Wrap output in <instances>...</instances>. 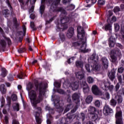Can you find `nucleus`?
I'll return each mask as SVG.
<instances>
[{
    "label": "nucleus",
    "instance_id": "nucleus-50",
    "mask_svg": "<svg viewBox=\"0 0 124 124\" xmlns=\"http://www.w3.org/2000/svg\"><path fill=\"white\" fill-rule=\"evenodd\" d=\"M55 85H58L57 87L58 88H60V87H61V84L60 83H58L57 82H55Z\"/></svg>",
    "mask_w": 124,
    "mask_h": 124
},
{
    "label": "nucleus",
    "instance_id": "nucleus-20",
    "mask_svg": "<svg viewBox=\"0 0 124 124\" xmlns=\"http://www.w3.org/2000/svg\"><path fill=\"white\" fill-rule=\"evenodd\" d=\"M92 101H93V96L92 95L88 96L86 99V103L90 104Z\"/></svg>",
    "mask_w": 124,
    "mask_h": 124
},
{
    "label": "nucleus",
    "instance_id": "nucleus-44",
    "mask_svg": "<svg viewBox=\"0 0 124 124\" xmlns=\"http://www.w3.org/2000/svg\"><path fill=\"white\" fill-rule=\"evenodd\" d=\"M13 124H20V123L17 120H15L13 121Z\"/></svg>",
    "mask_w": 124,
    "mask_h": 124
},
{
    "label": "nucleus",
    "instance_id": "nucleus-27",
    "mask_svg": "<svg viewBox=\"0 0 124 124\" xmlns=\"http://www.w3.org/2000/svg\"><path fill=\"white\" fill-rule=\"evenodd\" d=\"M117 20V18L115 16H113L111 18V20H110V18L108 19V23H110L112 24V23H113V22H116Z\"/></svg>",
    "mask_w": 124,
    "mask_h": 124
},
{
    "label": "nucleus",
    "instance_id": "nucleus-55",
    "mask_svg": "<svg viewBox=\"0 0 124 124\" xmlns=\"http://www.w3.org/2000/svg\"><path fill=\"white\" fill-rule=\"evenodd\" d=\"M76 110H77V108H76L72 110V113H74V112H76Z\"/></svg>",
    "mask_w": 124,
    "mask_h": 124
},
{
    "label": "nucleus",
    "instance_id": "nucleus-31",
    "mask_svg": "<svg viewBox=\"0 0 124 124\" xmlns=\"http://www.w3.org/2000/svg\"><path fill=\"white\" fill-rule=\"evenodd\" d=\"M11 99L13 101H16L17 99V95L15 94H13L11 96Z\"/></svg>",
    "mask_w": 124,
    "mask_h": 124
},
{
    "label": "nucleus",
    "instance_id": "nucleus-64",
    "mask_svg": "<svg viewBox=\"0 0 124 124\" xmlns=\"http://www.w3.org/2000/svg\"><path fill=\"white\" fill-rule=\"evenodd\" d=\"M63 3H66V0H64L63 1Z\"/></svg>",
    "mask_w": 124,
    "mask_h": 124
},
{
    "label": "nucleus",
    "instance_id": "nucleus-17",
    "mask_svg": "<svg viewBox=\"0 0 124 124\" xmlns=\"http://www.w3.org/2000/svg\"><path fill=\"white\" fill-rule=\"evenodd\" d=\"M115 72H111L108 75L109 79H110L111 81H113V80L115 79Z\"/></svg>",
    "mask_w": 124,
    "mask_h": 124
},
{
    "label": "nucleus",
    "instance_id": "nucleus-6",
    "mask_svg": "<svg viewBox=\"0 0 124 124\" xmlns=\"http://www.w3.org/2000/svg\"><path fill=\"white\" fill-rule=\"evenodd\" d=\"M92 90L94 94L95 95H102V93L99 90L96 85H93L92 87Z\"/></svg>",
    "mask_w": 124,
    "mask_h": 124
},
{
    "label": "nucleus",
    "instance_id": "nucleus-11",
    "mask_svg": "<svg viewBox=\"0 0 124 124\" xmlns=\"http://www.w3.org/2000/svg\"><path fill=\"white\" fill-rule=\"evenodd\" d=\"M115 41H116V39L113 36L110 37L109 40V47H114L115 46Z\"/></svg>",
    "mask_w": 124,
    "mask_h": 124
},
{
    "label": "nucleus",
    "instance_id": "nucleus-10",
    "mask_svg": "<svg viewBox=\"0 0 124 124\" xmlns=\"http://www.w3.org/2000/svg\"><path fill=\"white\" fill-rule=\"evenodd\" d=\"M81 87H83L84 93H88V92L90 91V89H89V86H88V84H87V83H86V82L85 81L83 82L81 84Z\"/></svg>",
    "mask_w": 124,
    "mask_h": 124
},
{
    "label": "nucleus",
    "instance_id": "nucleus-43",
    "mask_svg": "<svg viewBox=\"0 0 124 124\" xmlns=\"http://www.w3.org/2000/svg\"><path fill=\"white\" fill-rule=\"evenodd\" d=\"M118 11H120V8L118 7H115L114 8V12H118Z\"/></svg>",
    "mask_w": 124,
    "mask_h": 124
},
{
    "label": "nucleus",
    "instance_id": "nucleus-33",
    "mask_svg": "<svg viewBox=\"0 0 124 124\" xmlns=\"http://www.w3.org/2000/svg\"><path fill=\"white\" fill-rule=\"evenodd\" d=\"M110 57H111L112 62H115V61H116L117 58H116L115 57L113 56V54H112V52L110 54Z\"/></svg>",
    "mask_w": 124,
    "mask_h": 124
},
{
    "label": "nucleus",
    "instance_id": "nucleus-8",
    "mask_svg": "<svg viewBox=\"0 0 124 124\" xmlns=\"http://www.w3.org/2000/svg\"><path fill=\"white\" fill-rule=\"evenodd\" d=\"M80 60H78L76 62V65L77 67H80L82 68L83 67V61H82V57L80 56L79 58Z\"/></svg>",
    "mask_w": 124,
    "mask_h": 124
},
{
    "label": "nucleus",
    "instance_id": "nucleus-47",
    "mask_svg": "<svg viewBox=\"0 0 124 124\" xmlns=\"http://www.w3.org/2000/svg\"><path fill=\"white\" fill-rule=\"evenodd\" d=\"M70 109V108H69V105L67 106L66 108L65 109L64 112H67V111H69Z\"/></svg>",
    "mask_w": 124,
    "mask_h": 124
},
{
    "label": "nucleus",
    "instance_id": "nucleus-61",
    "mask_svg": "<svg viewBox=\"0 0 124 124\" xmlns=\"http://www.w3.org/2000/svg\"><path fill=\"white\" fill-rule=\"evenodd\" d=\"M46 123H47V124H51V122H50V121H49V120H47Z\"/></svg>",
    "mask_w": 124,
    "mask_h": 124
},
{
    "label": "nucleus",
    "instance_id": "nucleus-23",
    "mask_svg": "<svg viewBox=\"0 0 124 124\" xmlns=\"http://www.w3.org/2000/svg\"><path fill=\"white\" fill-rule=\"evenodd\" d=\"M104 29L105 31L112 30V25L110 24H107L105 26Z\"/></svg>",
    "mask_w": 124,
    "mask_h": 124
},
{
    "label": "nucleus",
    "instance_id": "nucleus-15",
    "mask_svg": "<svg viewBox=\"0 0 124 124\" xmlns=\"http://www.w3.org/2000/svg\"><path fill=\"white\" fill-rule=\"evenodd\" d=\"M76 76L81 80V79L84 78V73L82 71L78 72L76 74Z\"/></svg>",
    "mask_w": 124,
    "mask_h": 124
},
{
    "label": "nucleus",
    "instance_id": "nucleus-51",
    "mask_svg": "<svg viewBox=\"0 0 124 124\" xmlns=\"http://www.w3.org/2000/svg\"><path fill=\"white\" fill-rule=\"evenodd\" d=\"M23 30L24 32H25V31H26V26L25 25L23 26Z\"/></svg>",
    "mask_w": 124,
    "mask_h": 124
},
{
    "label": "nucleus",
    "instance_id": "nucleus-28",
    "mask_svg": "<svg viewBox=\"0 0 124 124\" xmlns=\"http://www.w3.org/2000/svg\"><path fill=\"white\" fill-rule=\"evenodd\" d=\"M117 79L119 82V83H120V84H122V83H123V81H124V78L123 79V77H122L121 75H118L117 76Z\"/></svg>",
    "mask_w": 124,
    "mask_h": 124
},
{
    "label": "nucleus",
    "instance_id": "nucleus-62",
    "mask_svg": "<svg viewBox=\"0 0 124 124\" xmlns=\"http://www.w3.org/2000/svg\"><path fill=\"white\" fill-rule=\"evenodd\" d=\"M87 124H94L93 123V122H91V121H89Z\"/></svg>",
    "mask_w": 124,
    "mask_h": 124
},
{
    "label": "nucleus",
    "instance_id": "nucleus-3",
    "mask_svg": "<svg viewBox=\"0 0 124 124\" xmlns=\"http://www.w3.org/2000/svg\"><path fill=\"white\" fill-rule=\"evenodd\" d=\"M118 110H120L119 108H117V112L115 114L116 118V124H123V112L121 111H118Z\"/></svg>",
    "mask_w": 124,
    "mask_h": 124
},
{
    "label": "nucleus",
    "instance_id": "nucleus-52",
    "mask_svg": "<svg viewBox=\"0 0 124 124\" xmlns=\"http://www.w3.org/2000/svg\"><path fill=\"white\" fill-rule=\"evenodd\" d=\"M59 93H63V91H62V90H58V91Z\"/></svg>",
    "mask_w": 124,
    "mask_h": 124
},
{
    "label": "nucleus",
    "instance_id": "nucleus-41",
    "mask_svg": "<svg viewBox=\"0 0 124 124\" xmlns=\"http://www.w3.org/2000/svg\"><path fill=\"white\" fill-rule=\"evenodd\" d=\"M105 97L106 99H109V98H110V94H109V93H106L105 94Z\"/></svg>",
    "mask_w": 124,
    "mask_h": 124
},
{
    "label": "nucleus",
    "instance_id": "nucleus-5",
    "mask_svg": "<svg viewBox=\"0 0 124 124\" xmlns=\"http://www.w3.org/2000/svg\"><path fill=\"white\" fill-rule=\"evenodd\" d=\"M102 88L103 89H105V90H109L110 92H112L113 90H114V86L110 85V83L109 82H104L102 84Z\"/></svg>",
    "mask_w": 124,
    "mask_h": 124
},
{
    "label": "nucleus",
    "instance_id": "nucleus-40",
    "mask_svg": "<svg viewBox=\"0 0 124 124\" xmlns=\"http://www.w3.org/2000/svg\"><path fill=\"white\" fill-rule=\"evenodd\" d=\"M4 122L5 124H8V116H6L4 118Z\"/></svg>",
    "mask_w": 124,
    "mask_h": 124
},
{
    "label": "nucleus",
    "instance_id": "nucleus-48",
    "mask_svg": "<svg viewBox=\"0 0 124 124\" xmlns=\"http://www.w3.org/2000/svg\"><path fill=\"white\" fill-rule=\"evenodd\" d=\"M69 7H70V10H72V9H74L75 6H74V5L71 4L70 6H69Z\"/></svg>",
    "mask_w": 124,
    "mask_h": 124
},
{
    "label": "nucleus",
    "instance_id": "nucleus-22",
    "mask_svg": "<svg viewBox=\"0 0 124 124\" xmlns=\"http://www.w3.org/2000/svg\"><path fill=\"white\" fill-rule=\"evenodd\" d=\"M13 109L14 111H19V104L15 103L13 106Z\"/></svg>",
    "mask_w": 124,
    "mask_h": 124
},
{
    "label": "nucleus",
    "instance_id": "nucleus-56",
    "mask_svg": "<svg viewBox=\"0 0 124 124\" xmlns=\"http://www.w3.org/2000/svg\"><path fill=\"white\" fill-rule=\"evenodd\" d=\"M2 112H3V114H6V113H7V111H6V110H5V109H3Z\"/></svg>",
    "mask_w": 124,
    "mask_h": 124
},
{
    "label": "nucleus",
    "instance_id": "nucleus-4",
    "mask_svg": "<svg viewBox=\"0 0 124 124\" xmlns=\"http://www.w3.org/2000/svg\"><path fill=\"white\" fill-rule=\"evenodd\" d=\"M95 112H96L95 108L92 106L89 107L88 108V113L91 115H93V116H92L93 121H96V119L98 118L97 114H95Z\"/></svg>",
    "mask_w": 124,
    "mask_h": 124
},
{
    "label": "nucleus",
    "instance_id": "nucleus-30",
    "mask_svg": "<svg viewBox=\"0 0 124 124\" xmlns=\"http://www.w3.org/2000/svg\"><path fill=\"white\" fill-rule=\"evenodd\" d=\"M114 29L115 31H118L120 30V25L118 23L114 24Z\"/></svg>",
    "mask_w": 124,
    "mask_h": 124
},
{
    "label": "nucleus",
    "instance_id": "nucleus-36",
    "mask_svg": "<svg viewBox=\"0 0 124 124\" xmlns=\"http://www.w3.org/2000/svg\"><path fill=\"white\" fill-rule=\"evenodd\" d=\"M5 42L4 41V40H1L0 42V46H1V47H4V46H5Z\"/></svg>",
    "mask_w": 124,
    "mask_h": 124
},
{
    "label": "nucleus",
    "instance_id": "nucleus-37",
    "mask_svg": "<svg viewBox=\"0 0 124 124\" xmlns=\"http://www.w3.org/2000/svg\"><path fill=\"white\" fill-rule=\"evenodd\" d=\"M124 69L123 67H121L118 68V72L119 73H123L124 72Z\"/></svg>",
    "mask_w": 124,
    "mask_h": 124
},
{
    "label": "nucleus",
    "instance_id": "nucleus-32",
    "mask_svg": "<svg viewBox=\"0 0 124 124\" xmlns=\"http://www.w3.org/2000/svg\"><path fill=\"white\" fill-rule=\"evenodd\" d=\"M98 3L100 5H103L105 4V0H98Z\"/></svg>",
    "mask_w": 124,
    "mask_h": 124
},
{
    "label": "nucleus",
    "instance_id": "nucleus-39",
    "mask_svg": "<svg viewBox=\"0 0 124 124\" xmlns=\"http://www.w3.org/2000/svg\"><path fill=\"white\" fill-rule=\"evenodd\" d=\"M26 49L25 48H20L18 49V52H19L20 54L22 53H24Z\"/></svg>",
    "mask_w": 124,
    "mask_h": 124
},
{
    "label": "nucleus",
    "instance_id": "nucleus-25",
    "mask_svg": "<svg viewBox=\"0 0 124 124\" xmlns=\"http://www.w3.org/2000/svg\"><path fill=\"white\" fill-rule=\"evenodd\" d=\"M7 73V72L5 68H2V73L1 74V77H5V76H6Z\"/></svg>",
    "mask_w": 124,
    "mask_h": 124
},
{
    "label": "nucleus",
    "instance_id": "nucleus-13",
    "mask_svg": "<svg viewBox=\"0 0 124 124\" xmlns=\"http://www.w3.org/2000/svg\"><path fill=\"white\" fill-rule=\"evenodd\" d=\"M102 62L105 68H107L108 67V60L106 58H103Z\"/></svg>",
    "mask_w": 124,
    "mask_h": 124
},
{
    "label": "nucleus",
    "instance_id": "nucleus-53",
    "mask_svg": "<svg viewBox=\"0 0 124 124\" xmlns=\"http://www.w3.org/2000/svg\"><path fill=\"white\" fill-rule=\"evenodd\" d=\"M17 89H18V90H21V89H22V86H21V85H18V86H17Z\"/></svg>",
    "mask_w": 124,
    "mask_h": 124
},
{
    "label": "nucleus",
    "instance_id": "nucleus-49",
    "mask_svg": "<svg viewBox=\"0 0 124 124\" xmlns=\"http://www.w3.org/2000/svg\"><path fill=\"white\" fill-rule=\"evenodd\" d=\"M30 18H31V19H34V18H35V16H34V15H33V14H31L30 15Z\"/></svg>",
    "mask_w": 124,
    "mask_h": 124
},
{
    "label": "nucleus",
    "instance_id": "nucleus-2",
    "mask_svg": "<svg viewBox=\"0 0 124 124\" xmlns=\"http://www.w3.org/2000/svg\"><path fill=\"white\" fill-rule=\"evenodd\" d=\"M85 36V31L84 30L81 26L78 27V39H80L82 42V45L81 46L80 50L83 52V53H87V52H91V49L88 48V49H86L87 48V39Z\"/></svg>",
    "mask_w": 124,
    "mask_h": 124
},
{
    "label": "nucleus",
    "instance_id": "nucleus-60",
    "mask_svg": "<svg viewBox=\"0 0 124 124\" xmlns=\"http://www.w3.org/2000/svg\"><path fill=\"white\" fill-rule=\"evenodd\" d=\"M36 62H37V60H35V61H34L32 62V64H34V63H36Z\"/></svg>",
    "mask_w": 124,
    "mask_h": 124
},
{
    "label": "nucleus",
    "instance_id": "nucleus-46",
    "mask_svg": "<svg viewBox=\"0 0 124 124\" xmlns=\"http://www.w3.org/2000/svg\"><path fill=\"white\" fill-rule=\"evenodd\" d=\"M115 88L116 91H118V90H119V89L120 88V84L119 83H117V85H116Z\"/></svg>",
    "mask_w": 124,
    "mask_h": 124
},
{
    "label": "nucleus",
    "instance_id": "nucleus-19",
    "mask_svg": "<svg viewBox=\"0 0 124 124\" xmlns=\"http://www.w3.org/2000/svg\"><path fill=\"white\" fill-rule=\"evenodd\" d=\"M85 68L88 72H91V71H93V67L89 64L85 65Z\"/></svg>",
    "mask_w": 124,
    "mask_h": 124
},
{
    "label": "nucleus",
    "instance_id": "nucleus-58",
    "mask_svg": "<svg viewBox=\"0 0 124 124\" xmlns=\"http://www.w3.org/2000/svg\"><path fill=\"white\" fill-rule=\"evenodd\" d=\"M65 21V19L63 18V19H62L61 20V22H62V23H63V24H64V23H65V22H64Z\"/></svg>",
    "mask_w": 124,
    "mask_h": 124
},
{
    "label": "nucleus",
    "instance_id": "nucleus-38",
    "mask_svg": "<svg viewBox=\"0 0 124 124\" xmlns=\"http://www.w3.org/2000/svg\"><path fill=\"white\" fill-rule=\"evenodd\" d=\"M5 102V100H4V98H2L1 100V107H3V105H4Z\"/></svg>",
    "mask_w": 124,
    "mask_h": 124
},
{
    "label": "nucleus",
    "instance_id": "nucleus-16",
    "mask_svg": "<svg viewBox=\"0 0 124 124\" xmlns=\"http://www.w3.org/2000/svg\"><path fill=\"white\" fill-rule=\"evenodd\" d=\"M0 91L1 92V93H6V89H5V86L4 84H1L0 86Z\"/></svg>",
    "mask_w": 124,
    "mask_h": 124
},
{
    "label": "nucleus",
    "instance_id": "nucleus-18",
    "mask_svg": "<svg viewBox=\"0 0 124 124\" xmlns=\"http://www.w3.org/2000/svg\"><path fill=\"white\" fill-rule=\"evenodd\" d=\"M72 99L73 100H77L78 102H80V100H79V95L77 93L73 94L72 96Z\"/></svg>",
    "mask_w": 124,
    "mask_h": 124
},
{
    "label": "nucleus",
    "instance_id": "nucleus-12",
    "mask_svg": "<svg viewBox=\"0 0 124 124\" xmlns=\"http://www.w3.org/2000/svg\"><path fill=\"white\" fill-rule=\"evenodd\" d=\"M71 87L73 91H76L79 88V82H76L71 84Z\"/></svg>",
    "mask_w": 124,
    "mask_h": 124
},
{
    "label": "nucleus",
    "instance_id": "nucleus-35",
    "mask_svg": "<svg viewBox=\"0 0 124 124\" xmlns=\"http://www.w3.org/2000/svg\"><path fill=\"white\" fill-rule=\"evenodd\" d=\"M44 9H45L44 5H41L40 8V13H41V14L43 13V12L44 11Z\"/></svg>",
    "mask_w": 124,
    "mask_h": 124
},
{
    "label": "nucleus",
    "instance_id": "nucleus-54",
    "mask_svg": "<svg viewBox=\"0 0 124 124\" xmlns=\"http://www.w3.org/2000/svg\"><path fill=\"white\" fill-rule=\"evenodd\" d=\"M6 86H7V87H10L11 86V84L9 83H6Z\"/></svg>",
    "mask_w": 124,
    "mask_h": 124
},
{
    "label": "nucleus",
    "instance_id": "nucleus-34",
    "mask_svg": "<svg viewBox=\"0 0 124 124\" xmlns=\"http://www.w3.org/2000/svg\"><path fill=\"white\" fill-rule=\"evenodd\" d=\"M94 68H92V71H93L94 70H98V69H99V66H98V65H94L93 66Z\"/></svg>",
    "mask_w": 124,
    "mask_h": 124
},
{
    "label": "nucleus",
    "instance_id": "nucleus-45",
    "mask_svg": "<svg viewBox=\"0 0 124 124\" xmlns=\"http://www.w3.org/2000/svg\"><path fill=\"white\" fill-rule=\"evenodd\" d=\"M60 1H61V0H56V1H55L54 3H53V4H55V5H57L58 3H60Z\"/></svg>",
    "mask_w": 124,
    "mask_h": 124
},
{
    "label": "nucleus",
    "instance_id": "nucleus-7",
    "mask_svg": "<svg viewBox=\"0 0 124 124\" xmlns=\"http://www.w3.org/2000/svg\"><path fill=\"white\" fill-rule=\"evenodd\" d=\"M113 109L109 107V106L106 105L103 109V113L104 115H106V116H108V115H109V114H112L113 113Z\"/></svg>",
    "mask_w": 124,
    "mask_h": 124
},
{
    "label": "nucleus",
    "instance_id": "nucleus-1",
    "mask_svg": "<svg viewBox=\"0 0 124 124\" xmlns=\"http://www.w3.org/2000/svg\"><path fill=\"white\" fill-rule=\"evenodd\" d=\"M32 106L35 108V117L38 124H41V119L39 118V115L41 113V108H37V104L42 101V95H40L38 99L36 98V93L32 91L29 93Z\"/></svg>",
    "mask_w": 124,
    "mask_h": 124
},
{
    "label": "nucleus",
    "instance_id": "nucleus-29",
    "mask_svg": "<svg viewBox=\"0 0 124 124\" xmlns=\"http://www.w3.org/2000/svg\"><path fill=\"white\" fill-rule=\"evenodd\" d=\"M93 78L91 77H88L87 78V81L89 84H92V83L93 82Z\"/></svg>",
    "mask_w": 124,
    "mask_h": 124
},
{
    "label": "nucleus",
    "instance_id": "nucleus-14",
    "mask_svg": "<svg viewBox=\"0 0 124 124\" xmlns=\"http://www.w3.org/2000/svg\"><path fill=\"white\" fill-rule=\"evenodd\" d=\"M82 45H83V42L81 41H79V42L74 43L73 44V46L74 47H79V46H80V50L81 52H82L83 53H84V52L82 51V50H81V47Z\"/></svg>",
    "mask_w": 124,
    "mask_h": 124
},
{
    "label": "nucleus",
    "instance_id": "nucleus-24",
    "mask_svg": "<svg viewBox=\"0 0 124 124\" xmlns=\"http://www.w3.org/2000/svg\"><path fill=\"white\" fill-rule=\"evenodd\" d=\"M110 104L111 106L115 107V106L117 105V102L116 100H115V99H112L110 101Z\"/></svg>",
    "mask_w": 124,
    "mask_h": 124
},
{
    "label": "nucleus",
    "instance_id": "nucleus-21",
    "mask_svg": "<svg viewBox=\"0 0 124 124\" xmlns=\"http://www.w3.org/2000/svg\"><path fill=\"white\" fill-rule=\"evenodd\" d=\"M115 99L118 101V103L123 102V97L121 96L117 95L115 97Z\"/></svg>",
    "mask_w": 124,
    "mask_h": 124
},
{
    "label": "nucleus",
    "instance_id": "nucleus-9",
    "mask_svg": "<svg viewBox=\"0 0 124 124\" xmlns=\"http://www.w3.org/2000/svg\"><path fill=\"white\" fill-rule=\"evenodd\" d=\"M74 34V29H73V28H71L69 29L67 33V36L69 38H71V37L73 36Z\"/></svg>",
    "mask_w": 124,
    "mask_h": 124
},
{
    "label": "nucleus",
    "instance_id": "nucleus-57",
    "mask_svg": "<svg viewBox=\"0 0 124 124\" xmlns=\"http://www.w3.org/2000/svg\"><path fill=\"white\" fill-rule=\"evenodd\" d=\"M29 51H32V48H31V46H29Z\"/></svg>",
    "mask_w": 124,
    "mask_h": 124
},
{
    "label": "nucleus",
    "instance_id": "nucleus-42",
    "mask_svg": "<svg viewBox=\"0 0 124 124\" xmlns=\"http://www.w3.org/2000/svg\"><path fill=\"white\" fill-rule=\"evenodd\" d=\"M30 27L31 28V29H34V23L31 22Z\"/></svg>",
    "mask_w": 124,
    "mask_h": 124
},
{
    "label": "nucleus",
    "instance_id": "nucleus-63",
    "mask_svg": "<svg viewBox=\"0 0 124 124\" xmlns=\"http://www.w3.org/2000/svg\"><path fill=\"white\" fill-rule=\"evenodd\" d=\"M67 62H68V63H71V62H70V59H69L68 60Z\"/></svg>",
    "mask_w": 124,
    "mask_h": 124
},
{
    "label": "nucleus",
    "instance_id": "nucleus-26",
    "mask_svg": "<svg viewBox=\"0 0 124 124\" xmlns=\"http://www.w3.org/2000/svg\"><path fill=\"white\" fill-rule=\"evenodd\" d=\"M101 105V102L100 101L98 100H96L95 101L94 105L96 107H100V105Z\"/></svg>",
    "mask_w": 124,
    "mask_h": 124
},
{
    "label": "nucleus",
    "instance_id": "nucleus-59",
    "mask_svg": "<svg viewBox=\"0 0 124 124\" xmlns=\"http://www.w3.org/2000/svg\"><path fill=\"white\" fill-rule=\"evenodd\" d=\"M18 77L19 78V79H24V78H23L22 76H18Z\"/></svg>",
    "mask_w": 124,
    "mask_h": 124
}]
</instances>
